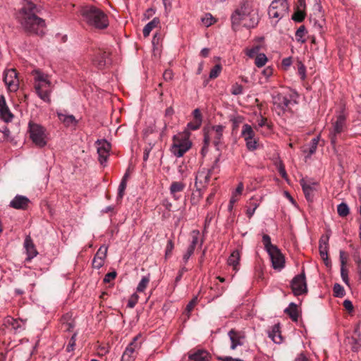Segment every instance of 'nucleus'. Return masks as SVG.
I'll list each match as a JSON object with an SVG mask.
<instances>
[{"label": "nucleus", "instance_id": "nucleus-40", "mask_svg": "<svg viewBox=\"0 0 361 361\" xmlns=\"http://www.w3.org/2000/svg\"><path fill=\"white\" fill-rule=\"evenodd\" d=\"M250 206L247 207V209L246 210V214L248 218H251L252 215L254 214L256 209L258 207L259 204L256 202H250Z\"/></svg>", "mask_w": 361, "mask_h": 361}, {"label": "nucleus", "instance_id": "nucleus-61", "mask_svg": "<svg viewBox=\"0 0 361 361\" xmlns=\"http://www.w3.org/2000/svg\"><path fill=\"white\" fill-rule=\"evenodd\" d=\"M339 255H340L339 257H340L341 267H343L345 266V264L347 262V257L345 256V252L343 250H340Z\"/></svg>", "mask_w": 361, "mask_h": 361}, {"label": "nucleus", "instance_id": "nucleus-5", "mask_svg": "<svg viewBox=\"0 0 361 361\" xmlns=\"http://www.w3.org/2000/svg\"><path fill=\"white\" fill-rule=\"evenodd\" d=\"M190 135L189 131L185 130L173 136L171 152L176 157H183L190 149L192 143L189 140Z\"/></svg>", "mask_w": 361, "mask_h": 361}, {"label": "nucleus", "instance_id": "nucleus-34", "mask_svg": "<svg viewBox=\"0 0 361 361\" xmlns=\"http://www.w3.org/2000/svg\"><path fill=\"white\" fill-rule=\"evenodd\" d=\"M267 61V57L264 54H258L255 57V63L258 68L264 66Z\"/></svg>", "mask_w": 361, "mask_h": 361}, {"label": "nucleus", "instance_id": "nucleus-62", "mask_svg": "<svg viewBox=\"0 0 361 361\" xmlns=\"http://www.w3.org/2000/svg\"><path fill=\"white\" fill-rule=\"evenodd\" d=\"M278 170H279V172L280 175L282 176L283 178L286 179L288 178V175H287L286 171L285 170V166H284V165L282 163H281L279 164Z\"/></svg>", "mask_w": 361, "mask_h": 361}, {"label": "nucleus", "instance_id": "nucleus-3", "mask_svg": "<svg viewBox=\"0 0 361 361\" xmlns=\"http://www.w3.org/2000/svg\"><path fill=\"white\" fill-rule=\"evenodd\" d=\"M80 15L82 20L89 26L99 30L105 29L109 26L106 14L94 6L82 7L80 10Z\"/></svg>", "mask_w": 361, "mask_h": 361}, {"label": "nucleus", "instance_id": "nucleus-46", "mask_svg": "<svg viewBox=\"0 0 361 361\" xmlns=\"http://www.w3.org/2000/svg\"><path fill=\"white\" fill-rule=\"evenodd\" d=\"M243 87L241 85L235 83L231 87V92L233 95H239L243 93Z\"/></svg>", "mask_w": 361, "mask_h": 361}, {"label": "nucleus", "instance_id": "nucleus-1", "mask_svg": "<svg viewBox=\"0 0 361 361\" xmlns=\"http://www.w3.org/2000/svg\"><path fill=\"white\" fill-rule=\"evenodd\" d=\"M26 3L18 13V21L24 31L30 35H43L46 28L44 20L37 16V8L30 1Z\"/></svg>", "mask_w": 361, "mask_h": 361}, {"label": "nucleus", "instance_id": "nucleus-7", "mask_svg": "<svg viewBox=\"0 0 361 361\" xmlns=\"http://www.w3.org/2000/svg\"><path fill=\"white\" fill-rule=\"evenodd\" d=\"M289 11V4L287 0H273L271 3L268 15L271 18L281 19L286 16Z\"/></svg>", "mask_w": 361, "mask_h": 361}, {"label": "nucleus", "instance_id": "nucleus-17", "mask_svg": "<svg viewBox=\"0 0 361 361\" xmlns=\"http://www.w3.org/2000/svg\"><path fill=\"white\" fill-rule=\"evenodd\" d=\"M0 118L5 122H10L13 118V114L9 110L4 96H0Z\"/></svg>", "mask_w": 361, "mask_h": 361}, {"label": "nucleus", "instance_id": "nucleus-14", "mask_svg": "<svg viewBox=\"0 0 361 361\" xmlns=\"http://www.w3.org/2000/svg\"><path fill=\"white\" fill-rule=\"evenodd\" d=\"M95 144L97 145L99 161L102 165H104L109 156L111 145L106 140H98Z\"/></svg>", "mask_w": 361, "mask_h": 361}, {"label": "nucleus", "instance_id": "nucleus-59", "mask_svg": "<svg viewBox=\"0 0 361 361\" xmlns=\"http://www.w3.org/2000/svg\"><path fill=\"white\" fill-rule=\"evenodd\" d=\"M329 235H322L319 239V246H329Z\"/></svg>", "mask_w": 361, "mask_h": 361}, {"label": "nucleus", "instance_id": "nucleus-10", "mask_svg": "<svg viewBox=\"0 0 361 361\" xmlns=\"http://www.w3.org/2000/svg\"><path fill=\"white\" fill-rule=\"evenodd\" d=\"M290 288L293 294L296 296L307 293V286L304 269H302L300 274L296 275L291 280Z\"/></svg>", "mask_w": 361, "mask_h": 361}, {"label": "nucleus", "instance_id": "nucleus-44", "mask_svg": "<svg viewBox=\"0 0 361 361\" xmlns=\"http://www.w3.org/2000/svg\"><path fill=\"white\" fill-rule=\"evenodd\" d=\"M198 299L197 297H194L189 303L186 305L185 311L189 315L192 310L194 309L195 306L197 304Z\"/></svg>", "mask_w": 361, "mask_h": 361}, {"label": "nucleus", "instance_id": "nucleus-48", "mask_svg": "<svg viewBox=\"0 0 361 361\" xmlns=\"http://www.w3.org/2000/svg\"><path fill=\"white\" fill-rule=\"evenodd\" d=\"M174 248V243L172 240H169L165 250V257L167 258L171 256Z\"/></svg>", "mask_w": 361, "mask_h": 361}, {"label": "nucleus", "instance_id": "nucleus-9", "mask_svg": "<svg viewBox=\"0 0 361 361\" xmlns=\"http://www.w3.org/2000/svg\"><path fill=\"white\" fill-rule=\"evenodd\" d=\"M90 56L92 64L99 69H103L111 63L110 53L103 49H93Z\"/></svg>", "mask_w": 361, "mask_h": 361}, {"label": "nucleus", "instance_id": "nucleus-19", "mask_svg": "<svg viewBox=\"0 0 361 361\" xmlns=\"http://www.w3.org/2000/svg\"><path fill=\"white\" fill-rule=\"evenodd\" d=\"M24 247L26 250V253L27 255V257L26 258L27 261H30L37 255L38 252L37 251L35 245L30 235H27L25 237L24 241Z\"/></svg>", "mask_w": 361, "mask_h": 361}, {"label": "nucleus", "instance_id": "nucleus-43", "mask_svg": "<svg viewBox=\"0 0 361 361\" xmlns=\"http://www.w3.org/2000/svg\"><path fill=\"white\" fill-rule=\"evenodd\" d=\"M221 71V66L219 64L215 65L209 73V78L214 79L219 76Z\"/></svg>", "mask_w": 361, "mask_h": 361}, {"label": "nucleus", "instance_id": "nucleus-18", "mask_svg": "<svg viewBox=\"0 0 361 361\" xmlns=\"http://www.w3.org/2000/svg\"><path fill=\"white\" fill-rule=\"evenodd\" d=\"M228 335L231 342V348L232 350H235L238 345H243L244 336L242 333L234 329H231L229 331Z\"/></svg>", "mask_w": 361, "mask_h": 361}, {"label": "nucleus", "instance_id": "nucleus-28", "mask_svg": "<svg viewBox=\"0 0 361 361\" xmlns=\"http://www.w3.org/2000/svg\"><path fill=\"white\" fill-rule=\"evenodd\" d=\"M285 312L289 315L293 321H298L299 317L298 307L294 302L289 304V306L285 310Z\"/></svg>", "mask_w": 361, "mask_h": 361}, {"label": "nucleus", "instance_id": "nucleus-36", "mask_svg": "<svg viewBox=\"0 0 361 361\" xmlns=\"http://www.w3.org/2000/svg\"><path fill=\"white\" fill-rule=\"evenodd\" d=\"M334 295L338 298H342L345 295V292L343 287L339 283H335L333 288Z\"/></svg>", "mask_w": 361, "mask_h": 361}, {"label": "nucleus", "instance_id": "nucleus-13", "mask_svg": "<svg viewBox=\"0 0 361 361\" xmlns=\"http://www.w3.org/2000/svg\"><path fill=\"white\" fill-rule=\"evenodd\" d=\"M4 82L11 92H16L19 86V80L15 69H9L4 72Z\"/></svg>", "mask_w": 361, "mask_h": 361}, {"label": "nucleus", "instance_id": "nucleus-8", "mask_svg": "<svg viewBox=\"0 0 361 361\" xmlns=\"http://www.w3.org/2000/svg\"><path fill=\"white\" fill-rule=\"evenodd\" d=\"M29 133L30 139L37 147H43L47 145L45 129L42 126L30 122Z\"/></svg>", "mask_w": 361, "mask_h": 361}, {"label": "nucleus", "instance_id": "nucleus-4", "mask_svg": "<svg viewBox=\"0 0 361 361\" xmlns=\"http://www.w3.org/2000/svg\"><path fill=\"white\" fill-rule=\"evenodd\" d=\"M35 88L37 95L43 101L50 102L51 82L48 75L39 71H34Z\"/></svg>", "mask_w": 361, "mask_h": 361}, {"label": "nucleus", "instance_id": "nucleus-49", "mask_svg": "<svg viewBox=\"0 0 361 361\" xmlns=\"http://www.w3.org/2000/svg\"><path fill=\"white\" fill-rule=\"evenodd\" d=\"M260 46L259 45H257V46H255L254 47H252V49H247L246 51V54L250 57V58H253L256 54L257 55L258 54V52L260 50Z\"/></svg>", "mask_w": 361, "mask_h": 361}, {"label": "nucleus", "instance_id": "nucleus-25", "mask_svg": "<svg viewBox=\"0 0 361 361\" xmlns=\"http://www.w3.org/2000/svg\"><path fill=\"white\" fill-rule=\"evenodd\" d=\"M57 116L59 119L66 126H75L78 123L73 115H69L61 112L57 113Z\"/></svg>", "mask_w": 361, "mask_h": 361}, {"label": "nucleus", "instance_id": "nucleus-21", "mask_svg": "<svg viewBox=\"0 0 361 361\" xmlns=\"http://www.w3.org/2000/svg\"><path fill=\"white\" fill-rule=\"evenodd\" d=\"M300 183L302 188L306 199L309 202H312L314 197V192L315 190L314 186L316 185V183H307L305 179H301Z\"/></svg>", "mask_w": 361, "mask_h": 361}, {"label": "nucleus", "instance_id": "nucleus-16", "mask_svg": "<svg viewBox=\"0 0 361 361\" xmlns=\"http://www.w3.org/2000/svg\"><path fill=\"white\" fill-rule=\"evenodd\" d=\"M345 123V117L344 115H339L337 117L336 122L334 123L333 130L330 133L331 141L332 144L336 142V135L343 132Z\"/></svg>", "mask_w": 361, "mask_h": 361}, {"label": "nucleus", "instance_id": "nucleus-37", "mask_svg": "<svg viewBox=\"0 0 361 361\" xmlns=\"http://www.w3.org/2000/svg\"><path fill=\"white\" fill-rule=\"evenodd\" d=\"M262 242L264 243V247L267 252L272 250V248H276V246L272 245L271 243V238L269 235L264 234L262 237Z\"/></svg>", "mask_w": 361, "mask_h": 361}, {"label": "nucleus", "instance_id": "nucleus-2", "mask_svg": "<svg viewBox=\"0 0 361 361\" xmlns=\"http://www.w3.org/2000/svg\"><path fill=\"white\" fill-rule=\"evenodd\" d=\"M231 20L232 28L235 31L242 23L246 28H254L259 22L258 10L253 8L252 1L243 0L231 14Z\"/></svg>", "mask_w": 361, "mask_h": 361}, {"label": "nucleus", "instance_id": "nucleus-27", "mask_svg": "<svg viewBox=\"0 0 361 361\" xmlns=\"http://www.w3.org/2000/svg\"><path fill=\"white\" fill-rule=\"evenodd\" d=\"M319 137L317 136L316 137H314L310 141V144L305 147V148L303 149V152L305 153H308L307 157H310L312 154H313L317 148V145L319 143Z\"/></svg>", "mask_w": 361, "mask_h": 361}, {"label": "nucleus", "instance_id": "nucleus-22", "mask_svg": "<svg viewBox=\"0 0 361 361\" xmlns=\"http://www.w3.org/2000/svg\"><path fill=\"white\" fill-rule=\"evenodd\" d=\"M30 200L25 196L17 195L10 202V206L17 209H25L28 206Z\"/></svg>", "mask_w": 361, "mask_h": 361}, {"label": "nucleus", "instance_id": "nucleus-32", "mask_svg": "<svg viewBox=\"0 0 361 361\" xmlns=\"http://www.w3.org/2000/svg\"><path fill=\"white\" fill-rule=\"evenodd\" d=\"M306 16L305 10L295 8L294 13L292 16V20L295 22L301 23L302 22Z\"/></svg>", "mask_w": 361, "mask_h": 361}, {"label": "nucleus", "instance_id": "nucleus-50", "mask_svg": "<svg viewBox=\"0 0 361 361\" xmlns=\"http://www.w3.org/2000/svg\"><path fill=\"white\" fill-rule=\"evenodd\" d=\"M138 301V295L136 293H133L130 299L128 300L127 306L130 308H133Z\"/></svg>", "mask_w": 361, "mask_h": 361}, {"label": "nucleus", "instance_id": "nucleus-11", "mask_svg": "<svg viewBox=\"0 0 361 361\" xmlns=\"http://www.w3.org/2000/svg\"><path fill=\"white\" fill-rule=\"evenodd\" d=\"M140 336H135L133 341L126 347L121 357V361H134L138 350L141 348L142 343L139 341Z\"/></svg>", "mask_w": 361, "mask_h": 361}, {"label": "nucleus", "instance_id": "nucleus-60", "mask_svg": "<svg viewBox=\"0 0 361 361\" xmlns=\"http://www.w3.org/2000/svg\"><path fill=\"white\" fill-rule=\"evenodd\" d=\"M319 254L322 258H326L328 255L329 246H319Z\"/></svg>", "mask_w": 361, "mask_h": 361}, {"label": "nucleus", "instance_id": "nucleus-52", "mask_svg": "<svg viewBox=\"0 0 361 361\" xmlns=\"http://www.w3.org/2000/svg\"><path fill=\"white\" fill-rule=\"evenodd\" d=\"M104 264V260L99 259L98 257H94L92 260V267L94 269H100Z\"/></svg>", "mask_w": 361, "mask_h": 361}, {"label": "nucleus", "instance_id": "nucleus-23", "mask_svg": "<svg viewBox=\"0 0 361 361\" xmlns=\"http://www.w3.org/2000/svg\"><path fill=\"white\" fill-rule=\"evenodd\" d=\"M185 188V184L180 181L172 182L170 186V192L174 200H177L180 198L178 192H181Z\"/></svg>", "mask_w": 361, "mask_h": 361}, {"label": "nucleus", "instance_id": "nucleus-54", "mask_svg": "<svg viewBox=\"0 0 361 361\" xmlns=\"http://www.w3.org/2000/svg\"><path fill=\"white\" fill-rule=\"evenodd\" d=\"M194 251H195V249H193L192 247H188L186 252L183 256V260L185 264H186L188 262V259H190L191 255L193 254Z\"/></svg>", "mask_w": 361, "mask_h": 361}, {"label": "nucleus", "instance_id": "nucleus-45", "mask_svg": "<svg viewBox=\"0 0 361 361\" xmlns=\"http://www.w3.org/2000/svg\"><path fill=\"white\" fill-rule=\"evenodd\" d=\"M107 254V247L105 246H101L97 250L94 257H98L99 259L104 260Z\"/></svg>", "mask_w": 361, "mask_h": 361}, {"label": "nucleus", "instance_id": "nucleus-42", "mask_svg": "<svg viewBox=\"0 0 361 361\" xmlns=\"http://www.w3.org/2000/svg\"><path fill=\"white\" fill-rule=\"evenodd\" d=\"M5 322L6 324L11 325L12 328L14 329H18V328L20 327L19 322L17 319L13 318L12 317H7L5 319Z\"/></svg>", "mask_w": 361, "mask_h": 361}, {"label": "nucleus", "instance_id": "nucleus-20", "mask_svg": "<svg viewBox=\"0 0 361 361\" xmlns=\"http://www.w3.org/2000/svg\"><path fill=\"white\" fill-rule=\"evenodd\" d=\"M224 129V127L223 126L217 125L213 126L210 131V135L213 138V143L217 149H219L218 147L221 142Z\"/></svg>", "mask_w": 361, "mask_h": 361}, {"label": "nucleus", "instance_id": "nucleus-30", "mask_svg": "<svg viewBox=\"0 0 361 361\" xmlns=\"http://www.w3.org/2000/svg\"><path fill=\"white\" fill-rule=\"evenodd\" d=\"M241 135L243 137H244L245 140H250L255 137V133L251 126L248 124H245L243 126Z\"/></svg>", "mask_w": 361, "mask_h": 361}, {"label": "nucleus", "instance_id": "nucleus-63", "mask_svg": "<svg viewBox=\"0 0 361 361\" xmlns=\"http://www.w3.org/2000/svg\"><path fill=\"white\" fill-rule=\"evenodd\" d=\"M71 320H73L71 318V314L68 313L61 317V322L62 326H63L64 324L71 322Z\"/></svg>", "mask_w": 361, "mask_h": 361}, {"label": "nucleus", "instance_id": "nucleus-56", "mask_svg": "<svg viewBox=\"0 0 361 361\" xmlns=\"http://www.w3.org/2000/svg\"><path fill=\"white\" fill-rule=\"evenodd\" d=\"M201 124H202L201 121L195 120V121L190 122L188 123V128L190 130H197L200 127Z\"/></svg>", "mask_w": 361, "mask_h": 361}, {"label": "nucleus", "instance_id": "nucleus-33", "mask_svg": "<svg viewBox=\"0 0 361 361\" xmlns=\"http://www.w3.org/2000/svg\"><path fill=\"white\" fill-rule=\"evenodd\" d=\"M337 212L341 217L347 216L350 213L348 204L345 202L339 204L337 207Z\"/></svg>", "mask_w": 361, "mask_h": 361}, {"label": "nucleus", "instance_id": "nucleus-29", "mask_svg": "<svg viewBox=\"0 0 361 361\" xmlns=\"http://www.w3.org/2000/svg\"><path fill=\"white\" fill-rule=\"evenodd\" d=\"M160 23V20L158 18H154L152 21L149 22L143 28L144 37H148L151 31L158 27Z\"/></svg>", "mask_w": 361, "mask_h": 361}, {"label": "nucleus", "instance_id": "nucleus-15", "mask_svg": "<svg viewBox=\"0 0 361 361\" xmlns=\"http://www.w3.org/2000/svg\"><path fill=\"white\" fill-rule=\"evenodd\" d=\"M267 252L270 257L272 263V267L274 269L281 270L284 267V257L277 247L276 248H272L271 250Z\"/></svg>", "mask_w": 361, "mask_h": 361}, {"label": "nucleus", "instance_id": "nucleus-38", "mask_svg": "<svg viewBox=\"0 0 361 361\" xmlns=\"http://www.w3.org/2000/svg\"><path fill=\"white\" fill-rule=\"evenodd\" d=\"M149 282V276H143L137 287V292H143Z\"/></svg>", "mask_w": 361, "mask_h": 361}, {"label": "nucleus", "instance_id": "nucleus-31", "mask_svg": "<svg viewBox=\"0 0 361 361\" xmlns=\"http://www.w3.org/2000/svg\"><path fill=\"white\" fill-rule=\"evenodd\" d=\"M240 261V252L238 250H234L228 259V264L233 267V269H237V266Z\"/></svg>", "mask_w": 361, "mask_h": 361}, {"label": "nucleus", "instance_id": "nucleus-55", "mask_svg": "<svg viewBox=\"0 0 361 361\" xmlns=\"http://www.w3.org/2000/svg\"><path fill=\"white\" fill-rule=\"evenodd\" d=\"M341 278H342L343 282L345 284L349 285V279H348V270L345 268V267H341Z\"/></svg>", "mask_w": 361, "mask_h": 361}, {"label": "nucleus", "instance_id": "nucleus-24", "mask_svg": "<svg viewBox=\"0 0 361 361\" xmlns=\"http://www.w3.org/2000/svg\"><path fill=\"white\" fill-rule=\"evenodd\" d=\"M268 336L275 343H282L283 337L280 331L279 324L273 326L271 331H269Z\"/></svg>", "mask_w": 361, "mask_h": 361}, {"label": "nucleus", "instance_id": "nucleus-41", "mask_svg": "<svg viewBox=\"0 0 361 361\" xmlns=\"http://www.w3.org/2000/svg\"><path fill=\"white\" fill-rule=\"evenodd\" d=\"M199 235H200V231L198 230H193L191 232L192 241H191V243L189 245V247H192L193 249H195V247L198 243Z\"/></svg>", "mask_w": 361, "mask_h": 361}, {"label": "nucleus", "instance_id": "nucleus-39", "mask_svg": "<svg viewBox=\"0 0 361 361\" xmlns=\"http://www.w3.org/2000/svg\"><path fill=\"white\" fill-rule=\"evenodd\" d=\"M201 20L207 27L213 25L216 22V20L211 13H206L205 16L202 18Z\"/></svg>", "mask_w": 361, "mask_h": 361}, {"label": "nucleus", "instance_id": "nucleus-51", "mask_svg": "<svg viewBox=\"0 0 361 361\" xmlns=\"http://www.w3.org/2000/svg\"><path fill=\"white\" fill-rule=\"evenodd\" d=\"M127 183H124V181H121L118 186V199H122L124 195V192L126 188Z\"/></svg>", "mask_w": 361, "mask_h": 361}, {"label": "nucleus", "instance_id": "nucleus-6", "mask_svg": "<svg viewBox=\"0 0 361 361\" xmlns=\"http://www.w3.org/2000/svg\"><path fill=\"white\" fill-rule=\"evenodd\" d=\"M219 161V159L216 158L214 164L210 169L202 168L197 171L195 177V185L198 191H201L207 186L210 180L212 171L215 167L217 166Z\"/></svg>", "mask_w": 361, "mask_h": 361}, {"label": "nucleus", "instance_id": "nucleus-12", "mask_svg": "<svg viewBox=\"0 0 361 361\" xmlns=\"http://www.w3.org/2000/svg\"><path fill=\"white\" fill-rule=\"evenodd\" d=\"M273 104L279 115L283 114L286 111H290V105L292 101L282 94H277L272 97Z\"/></svg>", "mask_w": 361, "mask_h": 361}, {"label": "nucleus", "instance_id": "nucleus-64", "mask_svg": "<svg viewBox=\"0 0 361 361\" xmlns=\"http://www.w3.org/2000/svg\"><path fill=\"white\" fill-rule=\"evenodd\" d=\"M343 306L349 312H351L353 311V303L350 300H344L343 302Z\"/></svg>", "mask_w": 361, "mask_h": 361}, {"label": "nucleus", "instance_id": "nucleus-26", "mask_svg": "<svg viewBox=\"0 0 361 361\" xmlns=\"http://www.w3.org/2000/svg\"><path fill=\"white\" fill-rule=\"evenodd\" d=\"M209 353L203 350H198L193 353L190 354V361H208Z\"/></svg>", "mask_w": 361, "mask_h": 361}, {"label": "nucleus", "instance_id": "nucleus-57", "mask_svg": "<svg viewBox=\"0 0 361 361\" xmlns=\"http://www.w3.org/2000/svg\"><path fill=\"white\" fill-rule=\"evenodd\" d=\"M116 274H117L116 272L114 271L107 273L104 278V282L109 283L110 281H111L112 280H114L116 278Z\"/></svg>", "mask_w": 361, "mask_h": 361}, {"label": "nucleus", "instance_id": "nucleus-35", "mask_svg": "<svg viewBox=\"0 0 361 361\" xmlns=\"http://www.w3.org/2000/svg\"><path fill=\"white\" fill-rule=\"evenodd\" d=\"M306 32H307V31H306V28H305V25L300 26L295 32V37H296L297 41L304 43L305 42V39H304L302 38L305 36Z\"/></svg>", "mask_w": 361, "mask_h": 361}, {"label": "nucleus", "instance_id": "nucleus-47", "mask_svg": "<svg viewBox=\"0 0 361 361\" xmlns=\"http://www.w3.org/2000/svg\"><path fill=\"white\" fill-rule=\"evenodd\" d=\"M231 122L233 124V128L235 129L238 127L239 124L243 121V117L240 116H232L230 118Z\"/></svg>", "mask_w": 361, "mask_h": 361}, {"label": "nucleus", "instance_id": "nucleus-58", "mask_svg": "<svg viewBox=\"0 0 361 361\" xmlns=\"http://www.w3.org/2000/svg\"><path fill=\"white\" fill-rule=\"evenodd\" d=\"M75 336H76V334H73L68 343V345H67V348H66V350L68 352H71L72 350H73L74 349V346L75 345Z\"/></svg>", "mask_w": 361, "mask_h": 361}, {"label": "nucleus", "instance_id": "nucleus-53", "mask_svg": "<svg viewBox=\"0 0 361 361\" xmlns=\"http://www.w3.org/2000/svg\"><path fill=\"white\" fill-rule=\"evenodd\" d=\"M246 142V146L249 150L253 151L257 149V141L253 137L252 140H245Z\"/></svg>", "mask_w": 361, "mask_h": 361}]
</instances>
